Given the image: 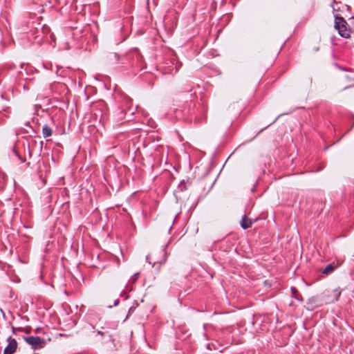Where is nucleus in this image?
<instances>
[{
    "mask_svg": "<svg viewBox=\"0 0 354 354\" xmlns=\"http://www.w3.org/2000/svg\"><path fill=\"white\" fill-rule=\"evenodd\" d=\"M254 221L244 215L241 221V226L243 230L248 229L252 227Z\"/></svg>",
    "mask_w": 354,
    "mask_h": 354,
    "instance_id": "423d86ee",
    "label": "nucleus"
},
{
    "mask_svg": "<svg viewBox=\"0 0 354 354\" xmlns=\"http://www.w3.org/2000/svg\"><path fill=\"white\" fill-rule=\"evenodd\" d=\"M291 292L292 293V295H294V297L297 299V300H299V301H302V297H300L299 295H298V290L297 289L295 288V287H291Z\"/></svg>",
    "mask_w": 354,
    "mask_h": 354,
    "instance_id": "9b49d317",
    "label": "nucleus"
},
{
    "mask_svg": "<svg viewBox=\"0 0 354 354\" xmlns=\"http://www.w3.org/2000/svg\"><path fill=\"white\" fill-rule=\"evenodd\" d=\"M133 310V307H131L129 310V313H131V311Z\"/></svg>",
    "mask_w": 354,
    "mask_h": 354,
    "instance_id": "393cba45",
    "label": "nucleus"
},
{
    "mask_svg": "<svg viewBox=\"0 0 354 354\" xmlns=\"http://www.w3.org/2000/svg\"><path fill=\"white\" fill-rule=\"evenodd\" d=\"M341 6L342 7V8H346V9L348 8V6L347 5H345V4H341Z\"/></svg>",
    "mask_w": 354,
    "mask_h": 354,
    "instance_id": "5701e85b",
    "label": "nucleus"
},
{
    "mask_svg": "<svg viewBox=\"0 0 354 354\" xmlns=\"http://www.w3.org/2000/svg\"><path fill=\"white\" fill-rule=\"evenodd\" d=\"M283 115V114H281V115H278V117H277L276 119H274V120L271 124H268V125L266 127V128H267L268 127L270 126L272 124L274 123V122L277 120V119H278L281 115ZM264 129H266V127H265Z\"/></svg>",
    "mask_w": 354,
    "mask_h": 354,
    "instance_id": "f3484780",
    "label": "nucleus"
},
{
    "mask_svg": "<svg viewBox=\"0 0 354 354\" xmlns=\"http://www.w3.org/2000/svg\"><path fill=\"white\" fill-rule=\"evenodd\" d=\"M167 258L166 246H164L162 249L153 251L152 253L148 254L146 257V261L159 272L161 266L166 262Z\"/></svg>",
    "mask_w": 354,
    "mask_h": 354,
    "instance_id": "f257e3e1",
    "label": "nucleus"
},
{
    "mask_svg": "<svg viewBox=\"0 0 354 354\" xmlns=\"http://www.w3.org/2000/svg\"><path fill=\"white\" fill-rule=\"evenodd\" d=\"M53 134V129L48 125L44 124L42 127V135L44 138L51 136Z\"/></svg>",
    "mask_w": 354,
    "mask_h": 354,
    "instance_id": "6e6552de",
    "label": "nucleus"
},
{
    "mask_svg": "<svg viewBox=\"0 0 354 354\" xmlns=\"http://www.w3.org/2000/svg\"><path fill=\"white\" fill-rule=\"evenodd\" d=\"M34 354H38V353H34Z\"/></svg>",
    "mask_w": 354,
    "mask_h": 354,
    "instance_id": "c85d7f7f",
    "label": "nucleus"
},
{
    "mask_svg": "<svg viewBox=\"0 0 354 354\" xmlns=\"http://www.w3.org/2000/svg\"><path fill=\"white\" fill-rule=\"evenodd\" d=\"M335 17V28L338 31L339 35L344 38H349L351 36V30L346 20L342 16L337 14Z\"/></svg>",
    "mask_w": 354,
    "mask_h": 354,
    "instance_id": "f03ea898",
    "label": "nucleus"
},
{
    "mask_svg": "<svg viewBox=\"0 0 354 354\" xmlns=\"http://www.w3.org/2000/svg\"><path fill=\"white\" fill-rule=\"evenodd\" d=\"M8 345L3 351V354H13L17 348V342L15 338L9 337L7 339Z\"/></svg>",
    "mask_w": 354,
    "mask_h": 354,
    "instance_id": "39448f33",
    "label": "nucleus"
},
{
    "mask_svg": "<svg viewBox=\"0 0 354 354\" xmlns=\"http://www.w3.org/2000/svg\"><path fill=\"white\" fill-rule=\"evenodd\" d=\"M97 335H100V336H102V337H104V332H102V331H100V330H97Z\"/></svg>",
    "mask_w": 354,
    "mask_h": 354,
    "instance_id": "a211bd4d",
    "label": "nucleus"
},
{
    "mask_svg": "<svg viewBox=\"0 0 354 354\" xmlns=\"http://www.w3.org/2000/svg\"><path fill=\"white\" fill-rule=\"evenodd\" d=\"M139 274H140V273H139V272H136V273H135V274H133V275L130 278V279L129 280L128 286H129V284H133V283H135L137 281L138 279Z\"/></svg>",
    "mask_w": 354,
    "mask_h": 354,
    "instance_id": "ddd939ff",
    "label": "nucleus"
},
{
    "mask_svg": "<svg viewBox=\"0 0 354 354\" xmlns=\"http://www.w3.org/2000/svg\"><path fill=\"white\" fill-rule=\"evenodd\" d=\"M88 327L93 330V332H94L95 327L92 324H88Z\"/></svg>",
    "mask_w": 354,
    "mask_h": 354,
    "instance_id": "6ab92c4d",
    "label": "nucleus"
},
{
    "mask_svg": "<svg viewBox=\"0 0 354 354\" xmlns=\"http://www.w3.org/2000/svg\"><path fill=\"white\" fill-rule=\"evenodd\" d=\"M14 153L16 154V156H17V158L21 161V162H25L26 160L24 158H23L17 151H15V150L13 151Z\"/></svg>",
    "mask_w": 354,
    "mask_h": 354,
    "instance_id": "dca6fc26",
    "label": "nucleus"
},
{
    "mask_svg": "<svg viewBox=\"0 0 354 354\" xmlns=\"http://www.w3.org/2000/svg\"><path fill=\"white\" fill-rule=\"evenodd\" d=\"M122 107H119L116 115L118 121H122L125 119V114L127 113L125 108H128V111H131V106L132 105V100L127 96L124 95L122 100Z\"/></svg>",
    "mask_w": 354,
    "mask_h": 354,
    "instance_id": "7ed1b4c3",
    "label": "nucleus"
},
{
    "mask_svg": "<svg viewBox=\"0 0 354 354\" xmlns=\"http://www.w3.org/2000/svg\"><path fill=\"white\" fill-rule=\"evenodd\" d=\"M25 342L31 346L33 349L42 348L46 345V341L38 336H30L24 337Z\"/></svg>",
    "mask_w": 354,
    "mask_h": 354,
    "instance_id": "20e7f679",
    "label": "nucleus"
},
{
    "mask_svg": "<svg viewBox=\"0 0 354 354\" xmlns=\"http://www.w3.org/2000/svg\"><path fill=\"white\" fill-rule=\"evenodd\" d=\"M188 183V181H185V180H183L180 181L178 186V190L179 192H184L187 189V185Z\"/></svg>",
    "mask_w": 354,
    "mask_h": 354,
    "instance_id": "9d476101",
    "label": "nucleus"
},
{
    "mask_svg": "<svg viewBox=\"0 0 354 354\" xmlns=\"http://www.w3.org/2000/svg\"><path fill=\"white\" fill-rule=\"evenodd\" d=\"M17 331L24 332V329L23 328H16Z\"/></svg>",
    "mask_w": 354,
    "mask_h": 354,
    "instance_id": "412c9836",
    "label": "nucleus"
},
{
    "mask_svg": "<svg viewBox=\"0 0 354 354\" xmlns=\"http://www.w3.org/2000/svg\"><path fill=\"white\" fill-rule=\"evenodd\" d=\"M28 154H29V156H32V153H31V151H29Z\"/></svg>",
    "mask_w": 354,
    "mask_h": 354,
    "instance_id": "bb28decb",
    "label": "nucleus"
},
{
    "mask_svg": "<svg viewBox=\"0 0 354 354\" xmlns=\"http://www.w3.org/2000/svg\"><path fill=\"white\" fill-rule=\"evenodd\" d=\"M56 73H59V71H60V73L59 75L62 77H64L66 75V71L63 69V68L62 66H59L58 65H56Z\"/></svg>",
    "mask_w": 354,
    "mask_h": 354,
    "instance_id": "4468645a",
    "label": "nucleus"
},
{
    "mask_svg": "<svg viewBox=\"0 0 354 354\" xmlns=\"http://www.w3.org/2000/svg\"><path fill=\"white\" fill-rule=\"evenodd\" d=\"M108 58L111 62L116 63L120 59V55L117 53H111Z\"/></svg>",
    "mask_w": 354,
    "mask_h": 354,
    "instance_id": "1a4fd4ad",
    "label": "nucleus"
},
{
    "mask_svg": "<svg viewBox=\"0 0 354 354\" xmlns=\"http://www.w3.org/2000/svg\"><path fill=\"white\" fill-rule=\"evenodd\" d=\"M23 88L24 90H28L30 88L28 86H26V84H24L23 85Z\"/></svg>",
    "mask_w": 354,
    "mask_h": 354,
    "instance_id": "aec40b11",
    "label": "nucleus"
},
{
    "mask_svg": "<svg viewBox=\"0 0 354 354\" xmlns=\"http://www.w3.org/2000/svg\"><path fill=\"white\" fill-rule=\"evenodd\" d=\"M118 303H119V300H118V299H117V300L115 301V302L114 303V305H115V306H116V305H118Z\"/></svg>",
    "mask_w": 354,
    "mask_h": 354,
    "instance_id": "b1692460",
    "label": "nucleus"
},
{
    "mask_svg": "<svg viewBox=\"0 0 354 354\" xmlns=\"http://www.w3.org/2000/svg\"><path fill=\"white\" fill-rule=\"evenodd\" d=\"M30 122H26V124H26V126L29 127V126H30Z\"/></svg>",
    "mask_w": 354,
    "mask_h": 354,
    "instance_id": "a878e982",
    "label": "nucleus"
},
{
    "mask_svg": "<svg viewBox=\"0 0 354 354\" xmlns=\"http://www.w3.org/2000/svg\"><path fill=\"white\" fill-rule=\"evenodd\" d=\"M12 333H13L14 334H16V332L17 331V328H15V327H12Z\"/></svg>",
    "mask_w": 354,
    "mask_h": 354,
    "instance_id": "4be33fe9",
    "label": "nucleus"
},
{
    "mask_svg": "<svg viewBox=\"0 0 354 354\" xmlns=\"http://www.w3.org/2000/svg\"><path fill=\"white\" fill-rule=\"evenodd\" d=\"M351 19H353V20H354V17H352V18H351Z\"/></svg>",
    "mask_w": 354,
    "mask_h": 354,
    "instance_id": "cd10ccee",
    "label": "nucleus"
},
{
    "mask_svg": "<svg viewBox=\"0 0 354 354\" xmlns=\"http://www.w3.org/2000/svg\"><path fill=\"white\" fill-rule=\"evenodd\" d=\"M333 5L332 6H333V8L334 10H336L337 9H340V7L338 6H339V3H337V2H335V1H333Z\"/></svg>",
    "mask_w": 354,
    "mask_h": 354,
    "instance_id": "2eb2a0df",
    "label": "nucleus"
},
{
    "mask_svg": "<svg viewBox=\"0 0 354 354\" xmlns=\"http://www.w3.org/2000/svg\"><path fill=\"white\" fill-rule=\"evenodd\" d=\"M337 268V266L334 263H330L326 266V268L322 271V273L326 275L330 274L334 272Z\"/></svg>",
    "mask_w": 354,
    "mask_h": 354,
    "instance_id": "0eeeda50",
    "label": "nucleus"
},
{
    "mask_svg": "<svg viewBox=\"0 0 354 354\" xmlns=\"http://www.w3.org/2000/svg\"><path fill=\"white\" fill-rule=\"evenodd\" d=\"M333 296L335 297V299L331 301L332 302H335V301H337L338 299H339V297H340L341 295V291L339 290V288L337 289H335L333 291Z\"/></svg>",
    "mask_w": 354,
    "mask_h": 354,
    "instance_id": "f8f14e48",
    "label": "nucleus"
}]
</instances>
